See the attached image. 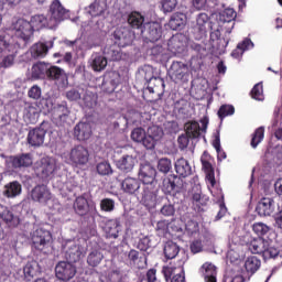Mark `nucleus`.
Segmentation results:
<instances>
[{
    "label": "nucleus",
    "mask_w": 282,
    "mask_h": 282,
    "mask_svg": "<svg viewBox=\"0 0 282 282\" xmlns=\"http://www.w3.org/2000/svg\"><path fill=\"white\" fill-rule=\"evenodd\" d=\"M140 34L144 41L155 43V41H160V39H162V25L158 22H148L144 24Z\"/></svg>",
    "instance_id": "12"
},
{
    "label": "nucleus",
    "mask_w": 282,
    "mask_h": 282,
    "mask_svg": "<svg viewBox=\"0 0 282 282\" xmlns=\"http://www.w3.org/2000/svg\"><path fill=\"white\" fill-rule=\"evenodd\" d=\"M254 47V43L252 40L246 39L241 43L237 45V47L231 52L232 58H241L243 56V52L247 50H252Z\"/></svg>",
    "instance_id": "40"
},
{
    "label": "nucleus",
    "mask_w": 282,
    "mask_h": 282,
    "mask_svg": "<svg viewBox=\"0 0 282 282\" xmlns=\"http://www.w3.org/2000/svg\"><path fill=\"white\" fill-rule=\"evenodd\" d=\"M175 180H177V176L163 180L162 191L163 193H165V195H171V193H173V191H175V188L177 187V185L175 184Z\"/></svg>",
    "instance_id": "51"
},
{
    "label": "nucleus",
    "mask_w": 282,
    "mask_h": 282,
    "mask_svg": "<svg viewBox=\"0 0 282 282\" xmlns=\"http://www.w3.org/2000/svg\"><path fill=\"white\" fill-rule=\"evenodd\" d=\"M1 212H0V219L4 220L6 224H12L14 220V214L8 209V207H3L0 205Z\"/></svg>",
    "instance_id": "61"
},
{
    "label": "nucleus",
    "mask_w": 282,
    "mask_h": 282,
    "mask_svg": "<svg viewBox=\"0 0 282 282\" xmlns=\"http://www.w3.org/2000/svg\"><path fill=\"white\" fill-rule=\"evenodd\" d=\"M206 23H208V14L199 13L192 31L196 41H202L206 36Z\"/></svg>",
    "instance_id": "24"
},
{
    "label": "nucleus",
    "mask_w": 282,
    "mask_h": 282,
    "mask_svg": "<svg viewBox=\"0 0 282 282\" xmlns=\"http://www.w3.org/2000/svg\"><path fill=\"white\" fill-rule=\"evenodd\" d=\"M164 130L159 126H151L148 130L143 128H134L131 131V140L138 144H142L145 149L152 151L155 145L162 140Z\"/></svg>",
    "instance_id": "2"
},
{
    "label": "nucleus",
    "mask_w": 282,
    "mask_h": 282,
    "mask_svg": "<svg viewBox=\"0 0 282 282\" xmlns=\"http://www.w3.org/2000/svg\"><path fill=\"white\" fill-rule=\"evenodd\" d=\"M245 268L246 271L248 272V274H250V276H252V274H254L259 268H261V260H259V258L252 256L249 257L246 261H245Z\"/></svg>",
    "instance_id": "44"
},
{
    "label": "nucleus",
    "mask_w": 282,
    "mask_h": 282,
    "mask_svg": "<svg viewBox=\"0 0 282 282\" xmlns=\"http://www.w3.org/2000/svg\"><path fill=\"white\" fill-rule=\"evenodd\" d=\"M200 272L204 276L205 282H217V267L210 262H205Z\"/></svg>",
    "instance_id": "33"
},
{
    "label": "nucleus",
    "mask_w": 282,
    "mask_h": 282,
    "mask_svg": "<svg viewBox=\"0 0 282 282\" xmlns=\"http://www.w3.org/2000/svg\"><path fill=\"white\" fill-rule=\"evenodd\" d=\"M183 272H184V267L182 264L176 267L173 263H170L162 268V274L166 282L171 281V279H173L174 276H177V274H182Z\"/></svg>",
    "instance_id": "35"
},
{
    "label": "nucleus",
    "mask_w": 282,
    "mask_h": 282,
    "mask_svg": "<svg viewBox=\"0 0 282 282\" xmlns=\"http://www.w3.org/2000/svg\"><path fill=\"white\" fill-rule=\"evenodd\" d=\"M128 23L129 25H131V28H133L134 30H138L140 33L144 29V25H147V23H144V15H142V13L137 11L131 12L129 14Z\"/></svg>",
    "instance_id": "34"
},
{
    "label": "nucleus",
    "mask_w": 282,
    "mask_h": 282,
    "mask_svg": "<svg viewBox=\"0 0 282 282\" xmlns=\"http://www.w3.org/2000/svg\"><path fill=\"white\" fill-rule=\"evenodd\" d=\"M32 202L46 206L47 202L52 199V192L46 185H36L30 193Z\"/></svg>",
    "instance_id": "15"
},
{
    "label": "nucleus",
    "mask_w": 282,
    "mask_h": 282,
    "mask_svg": "<svg viewBox=\"0 0 282 282\" xmlns=\"http://www.w3.org/2000/svg\"><path fill=\"white\" fill-rule=\"evenodd\" d=\"M169 25L171 30H182L186 25V15L184 13H174L169 21Z\"/></svg>",
    "instance_id": "43"
},
{
    "label": "nucleus",
    "mask_w": 282,
    "mask_h": 282,
    "mask_svg": "<svg viewBox=\"0 0 282 282\" xmlns=\"http://www.w3.org/2000/svg\"><path fill=\"white\" fill-rule=\"evenodd\" d=\"M74 135L79 142H85L91 138V124L89 122H78L74 128Z\"/></svg>",
    "instance_id": "27"
},
{
    "label": "nucleus",
    "mask_w": 282,
    "mask_h": 282,
    "mask_svg": "<svg viewBox=\"0 0 282 282\" xmlns=\"http://www.w3.org/2000/svg\"><path fill=\"white\" fill-rule=\"evenodd\" d=\"M104 231L106 232V237L108 239H118L120 235V220L119 219H110L106 221L104 226Z\"/></svg>",
    "instance_id": "31"
},
{
    "label": "nucleus",
    "mask_w": 282,
    "mask_h": 282,
    "mask_svg": "<svg viewBox=\"0 0 282 282\" xmlns=\"http://www.w3.org/2000/svg\"><path fill=\"white\" fill-rule=\"evenodd\" d=\"M107 10H109L107 0H95L86 8V12L90 17H105Z\"/></svg>",
    "instance_id": "26"
},
{
    "label": "nucleus",
    "mask_w": 282,
    "mask_h": 282,
    "mask_svg": "<svg viewBox=\"0 0 282 282\" xmlns=\"http://www.w3.org/2000/svg\"><path fill=\"white\" fill-rule=\"evenodd\" d=\"M10 54L4 56L0 63V67L8 69V67H12L14 65V58H17V47L13 48V52H9Z\"/></svg>",
    "instance_id": "52"
},
{
    "label": "nucleus",
    "mask_w": 282,
    "mask_h": 282,
    "mask_svg": "<svg viewBox=\"0 0 282 282\" xmlns=\"http://www.w3.org/2000/svg\"><path fill=\"white\" fill-rule=\"evenodd\" d=\"M102 259H105V254H102V251L100 249H93L87 257V263L91 268H98L100 263H102Z\"/></svg>",
    "instance_id": "42"
},
{
    "label": "nucleus",
    "mask_w": 282,
    "mask_h": 282,
    "mask_svg": "<svg viewBox=\"0 0 282 282\" xmlns=\"http://www.w3.org/2000/svg\"><path fill=\"white\" fill-rule=\"evenodd\" d=\"M32 154L22 153L20 155H11L6 158V166L8 169H28L33 164Z\"/></svg>",
    "instance_id": "11"
},
{
    "label": "nucleus",
    "mask_w": 282,
    "mask_h": 282,
    "mask_svg": "<svg viewBox=\"0 0 282 282\" xmlns=\"http://www.w3.org/2000/svg\"><path fill=\"white\" fill-rule=\"evenodd\" d=\"M200 124L197 121H191L185 124V131L189 138H199L203 133H206L208 129V117L200 119Z\"/></svg>",
    "instance_id": "18"
},
{
    "label": "nucleus",
    "mask_w": 282,
    "mask_h": 282,
    "mask_svg": "<svg viewBox=\"0 0 282 282\" xmlns=\"http://www.w3.org/2000/svg\"><path fill=\"white\" fill-rule=\"evenodd\" d=\"M245 243L248 246V249L252 254H261L264 261L268 259H276L281 250L274 246V242L271 239L265 238H252L250 234L246 235Z\"/></svg>",
    "instance_id": "1"
},
{
    "label": "nucleus",
    "mask_w": 282,
    "mask_h": 282,
    "mask_svg": "<svg viewBox=\"0 0 282 282\" xmlns=\"http://www.w3.org/2000/svg\"><path fill=\"white\" fill-rule=\"evenodd\" d=\"M252 230L258 235V237H263L270 232V227L263 223H254L252 225Z\"/></svg>",
    "instance_id": "55"
},
{
    "label": "nucleus",
    "mask_w": 282,
    "mask_h": 282,
    "mask_svg": "<svg viewBox=\"0 0 282 282\" xmlns=\"http://www.w3.org/2000/svg\"><path fill=\"white\" fill-rule=\"evenodd\" d=\"M264 135H265V128L260 127V128L256 129V131L253 132L252 138H251L252 149H257V147H259V144H261V142H263Z\"/></svg>",
    "instance_id": "47"
},
{
    "label": "nucleus",
    "mask_w": 282,
    "mask_h": 282,
    "mask_svg": "<svg viewBox=\"0 0 282 282\" xmlns=\"http://www.w3.org/2000/svg\"><path fill=\"white\" fill-rule=\"evenodd\" d=\"M67 164L80 169L89 163V150L84 145H75L70 149L66 158Z\"/></svg>",
    "instance_id": "4"
},
{
    "label": "nucleus",
    "mask_w": 282,
    "mask_h": 282,
    "mask_svg": "<svg viewBox=\"0 0 282 282\" xmlns=\"http://www.w3.org/2000/svg\"><path fill=\"white\" fill-rule=\"evenodd\" d=\"M76 186L77 184L74 178H65V181L58 184V188L61 192L64 193V195H67V193H72L74 188H76Z\"/></svg>",
    "instance_id": "50"
},
{
    "label": "nucleus",
    "mask_w": 282,
    "mask_h": 282,
    "mask_svg": "<svg viewBox=\"0 0 282 282\" xmlns=\"http://www.w3.org/2000/svg\"><path fill=\"white\" fill-rule=\"evenodd\" d=\"M17 274L23 281L30 282L34 276L41 274V265L35 260L29 261L23 269L18 270Z\"/></svg>",
    "instance_id": "16"
},
{
    "label": "nucleus",
    "mask_w": 282,
    "mask_h": 282,
    "mask_svg": "<svg viewBox=\"0 0 282 282\" xmlns=\"http://www.w3.org/2000/svg\"><path fill=\"white\" fill-rule=\"evenodd\" d=\"M138 160L133 155L126 154L119 161H117V167L123 173H131L135 166Z\"/></svg>",
    "instance_id": "32"
},
{
    "label": "nucleus",
    "mask_w": 282,
    "mask_h": 282,
    "mask_svg": "<svg viewBox=\"0 0 282 282\" xmlns=\"http://www.w3.org/2000/svg\"><path fill=\"white\" fill-rule=\"evenodd\" d=\"M237 19V12L234 9H225L220 14V21L224 23H232Z\"/></svg>",
    "instance_id": "56"
},
{
    "label": "nucleus",
    "mask_w": 282,
    "mask_h": 282,
    "mask_svg": "<svg viewBox=\"0 0 282 282\" xmlns=\"http://www.w3.org/2000/svg\"><path fill=\"white\" fill-rule=\"evenodd\" d=\"M161 215H163V217H173V215H175V205H173L172 203H165L161 209H160Z\"/></svg>",
    "instance_id": "62"
},
{
    "label": "nucleus",
    "mask_w": 282,
    "mask_h": 282,
    "mask_svg": "<svg viewBox=\"0 0 282 282\" xmlns=\"http://www.w3.org/2000/svg\"><path fill=\"white\" fill-rule=\"evenodd\" d=\"M256 210L260 217H270L276 210V202L270 197L261 198Z\"/></svg>",
    "instance_id": "22"
},
{
    "label": "nucleus",
    "mask_w": 282,
    "mask_h": 282,
    "mask_svg": "<svg viewBox=\"0 0 282 282\" xmlns=\"http://www.w3.org/2000/svg\"><path fill=\"white\" fill-rule=\"evenodd\" d=\"M14 44L10 43L6 31H0V52H14Z\"/></svg>",
    "instance_id": "49"
},
{
    "label": "nucleus",
    "mask_w": 282,
    "mask_h": 282,
    "mask_svg": "<svg viewBox=\"0 0 282 282\" xmlns=\"http://www.w3.org/2000/svg\"><path fill=\"white\" fill-rule=\"evenodd\" d=\"M188 45V41L186 35L180 33L173 35L167 42V50L172 52V54H184L186 52V46Z\"/></svg>",
    "instance_id": "19"
},
{
    "label": "nucleus",
    "mask_w": 282,
    "mask_h": 282,
    "mask_svg": "<svg viewBox=\"0 0 282 282\" xmlns=\"http://www.w3.org/2000/svg\"><path fill=\"white\" fill-rule=\"evenodd\" d=\"M151 54L159 61L160 63H164V61H169V55L166 54V50L160 45L153 46L151 48Z\"/></svg>",
    "instance_id": "46"
},
{
    "label": "nucleus",
    "mask_w": 282,
    "mask_h": 282,
    "mask_svg": "<svg viewBox=\"0 0 282 282\" xmlns=\"http://www.w3.org/2000/svg\"><path fill=\"white\" fill-rule=\"evenodd\" d=\"M97 173L99 175H111L113 170L111 169V164H109V162L104 161L97 164Z\"/></svg>",
    "instance_id": "59"
},
{
    "label": "nucleus",
    "mask_w": 282,
    "mask_h": 282,
    "mask_svg": "<svg viewBox=\"0 0 282 282\" xmlns=\"http://www.w3.org/2000/svg\"><path fill=\"white\" fill-rule=\"evenodd\" d=\"M133 39H135V33L129 26H121L115 30L113 40L115 45L118 47H127L133 43Z\"/></svg>",
    "instance_id": "10"
},
{
    "label": "nucleus",
    "mask_w": 282,
    "mask_h": 282,
    "mask_svg": "<svg viewBox=\"0 0 282 282\" xmlns=\"http://www.w3.org/2000/svg\"><path fill=\"white\" fill-rule=\"evenodd\" d=\"M10 30L15 36H18V39H22V41H30L32 34H34L32 31V24L25 19H18L12 22Z\"/></svg>",
    "instance_id": "8"
},
{
    "label": "nucleus",
    "mask_w": 282,
    "mask_h": 282,
    "mask_svg": "<svg viewBox=\"0 0 282 282\" xmlns=\"http://www.w3.org/2000/svg\"><path fill=\"white\" fill-rule=\"evenodd\" d=\"M139 281L143 282H156L158 281V270L155 269H149L145 278L139 279Z\"/></svg>",
    "instance_id": "64"
},
{
    "label": "nucleus",
    "mask_w": 282,
    "mask_h": 282,
    "mask_svg": "<svg viewBox=\"0 0 282 282\" xmlns=\"http://www.w3.org/2000/svg\"><path fill=\"white\" fill-rule=\"evenodd\" d=\"M107 57L98 53L94 54L90 58V67L94 72H102L107 67Z\"/></svg>",
    "instance_id": "41"
},
{
    "label": "nucleus",
    "mask_w": 282,
    "mask_h": 282,
    "mask_svg": "<svg viewBox=\"0 0 282 282\" xmlns=\"http://www.w3.org/2000/svg\"><path fill=\"white\" fill-rule=\"evenodd\" d=\"M210 40L217 42L218 50H220V52H224V50L228 47V40L226 39L221 40V31L219 30H215L210 33Z\"/></svg>",
    "instance_id": "48"
},
{
    "label": "nucleus",
    "mask_w": 282,
    "mask_h": 282,
    "mask_svg": "<svg viewBox=\"0 0 282 282\" xmlns=\"http://www.w3.org/2000/svg\"><path fill=\"white\" fill-rule=\"evenodd\" d=\"M163 12H173L177 8V0H161Z\"/></svg>",
    "instance_id": "63"
},
{
    "label": "nucleus",
    "mask_w": 282,
    "mask_h": 282,
    "mask_svg": "<svg viewBox=\"0 0 282 282\" xmlns=\"http://www.w3.org/2000/svg\"><path fill=\"white\" fill-rule=\"evenodd\" d=\"M23 118L29 124H35V122L39 120V108L28 104L23 110Z\"/></svg>",
    "instance_id": "38"
},
{
    "label": "nucleus",
    "mask_w": 282,
    "mask_h": 282,
    "mask_svg": "<svg viewBox=\"0 0 282 282\" xmlns=\"http://www.w3.org/2000/svg\"><path fill=\"white\" fill-rule=\"evenodd\" d=\"M174 169L178 177H188L189 175H193V167L191 166L188 160L184 158L175 161Z\"/></svg>",
    "instance_id": "30"
},
{
    "label": "nucleus",
    "mask_w": 282,
    "mask_h": 282,
    "mask_svg": "<svg viewBox=\"0 0 282 282\" xmlns=\"http://www.w3.org/2000/svg\"><path fill=\"white\" fill-rule=\"evenodd\" d=\"M47 131L43 128H34L28 134V143L31 147H42L43 142H45V134Z\"/></svg>",
    "instance_id": "29"
},
{
    "label": "nucleus",
    "mask_w": 282,
    "mask_h": 282,
    "mask_svg": "<svg viewBox=\"0 0 282 282\" xmlns=\"http://www.w3.org/2000/svg\"><path fill=\"white\" fill-rule=\"evenodd\" d=\"M235 113V107L230 105H223L218 110V118L224 120L227 116H232Z\"/></svg>",
    "instance_id": "60"
},
{
    "label": "nucleus",
    "mask_w": 282,
    "mask_h": 282,
    "mask_svg": "<svg viewBox=\"0 0 282 282\" xmlns=\"http://www.w3.org/2000/svg\"><path fill=\"white\" fill-rule=\"evenodd\" d=\"M31 239L35 250H45V247L52 241V232L45 227H37L33 231Z\"/></svg>",
    "instance_id": "9"
},
{
    "label": "nucleus",
    "mask_w": 282,
    "mask_h": 282,
    "mask_svg": "<svg viewBox=\"0 0 282 282\" xmlns=\"http://www.w3.org/2000/svg\"><path fill=\"white\" fill-rule=\"evenodd\" d=\"M50 64L45 62H40L32 67V77L33 78H47L50 74Z\"/></svg>",
    "instance_id": "39"
},
{
    "label": "nucleus",
    "mask_w": 282,
    "mask_h": 282,
    "mask_svg": "<svg viewBox=\"0 0 282 282\" xmlns=\"http://www.w3.org/2000/svg\"><path fill=\"white\" fill-rule=\"evenodd\" d=\"M47 78H50V80H54L58 89H66V87L69 85L67 73L57 66H51Z\"/></svg>",
    "instance_id": "14"
},
{
    "label": "nucleus",
    "mask_w": 282,
    "mask_h": 282,
    "mask_svg": "<svg viewBox=\"0 0 282 282\" xmlns=\"http://www.w3.org/2000/svg\"><path fill=\"white\" fill-rule=\"evenodd\" d=\"M158 186L154 184L142 185L141 192H139L141 204L147 208H155L158 206Z\"/></svg>",
    "instance_id": "7"
},
{
    "label": "nucleus",
    "mask_w": 282,
    "mask_h": 282,
    "mask_svg": "<svg viewBox=\"0 0 282 282\" xmlns=\"http://www.w3.org/2000/svg\"><path fill=\"white\" fill-rule=\"evenodd\" d=\"M158 169L160 173H169L173 169V163L169 158H162L159 160Z\"/></svg>",
    "instance_id": "54"
},
{
    "label": "nucleus",
    "mask_w": 282,
    "mask_h": 282,
    "mask_svg": "<svg viewBox=\"0 0 282 282\" xmlns=\"http://www.w3.org/2000/svg\"><path fill=\"white\" fill-rule=\"evenodd\" d=\"M65 259L69 263H77V261L83 257V247L74 241H68L64 246Z\"/></svg>",
    "instance_id": "20"
},
{
    "label": "nucleus",
    "mask_w": 282,
    "mask_h": 282,
    "mask_svg": "<svg viewBox=\"0 0 282 282\" xmlns=\"http://www.w3.org/2000/svg\"><path fill=\"white\" fill-rule=\"evenodd\" d=\"M116 208V202L111 198H104L100 202V209L104 213H112Z\"/></svg>",
    "instance_id": "58"
},
{
    "label": "nucleus",
    "mask_w": 282,
    "mask_h": 282,
    "mask_svg": "<svg viewBox=\"0 0 282 282\" xmlns=\"http://www.w3.org/2000/svg\"><path fill=\"white\" fill-rule=\"evenodd\" d=\"M251 97L253 98V100H264L265 97L263 96V84L262 83H258L253 86V88L251 89Z\"/></svg>",
    "instance_id": "53"
},
{
    "label": "nucleus",
    "mask_w": 282,
    "mask_h": 282,
    "mask_svg": "<svg viewBox=\"0 0 282 282\" xmlns=\"http://www.w3.org/2000/svg\"><path fill=\"white\" fill-rule=\"evenodd\" d=\"M29 23L31 24L33 32L34 30H43V28H48L50 30V19L43 14L33 15Z\"/></svg>",
    "instance_id": "37"
},
{
    "label": "nucleus",
    "mask_w": 282,
    "mask_h": 282,
    "mask_svg": "<svg viewBox=\"0 0 282 282\" xmlns=\"http://www.w3.org/2000/svg\"><path fill=\"white\" fill-rule=\"evenodd\" d=\"M155 175H158V171L151 164H142L140 166L139 180L143 183V186L155 185Z\"/></svg>",
    "instance_id": "21"
},
{
    "label": "nucleus",
    "mask_w": 282,
    "mask_h": 282,
    "mask_svg": "<svg viewBox=\"0 0 282 282\" xmlns=\"http://www.w3.org/2000/svg\"><path fill=\"white\" fill-rule=\"evenodd\" d=\"M137 248L142 252H147L149 248H153V242L151 241V237L145 236L143 238H140L137 243Z\"/></svg>",
    "instance_id": "57"
},
{
    "label": "nucleus",
    "mask_w": 282,
    "mask_h": 282,
    "mask_svg": "<svg viewBox=\"0 0 282 282\" xmlns=\"http://www.w3.org/2000/svg\"><path fill=\"white\" fill-rule=\"evenodd\" d=\"M55 276L59 281H70L76 276V267L69 261H61L55 267Z\"/></svg>",
    "instance_id": "13"
},
{
    "label": "nucleus",
    "mask_w": 282,
    "mask_h": 282,
    "mask_svg": "<svg viewBox=\"0 0 282 282\" xmlns=\"http://www.w3.org/2000/svg\"><path fill=\"white\" fill-rule=\"evenodd\" d=\"M21 191H23L21 183L13 181L4 185L3 195L4 197L14 198L21 195Z\"/></svg>",
    "instance_id": "36"
},
{
    "label": "nucleus",
    "mask_w": 282,
    "mask_h": 282,
    "mask_svg": "<svg viewBox=\"0 0 282 282\" xmlns=\"http://www.w3.org/2000/svg\"><path fill=\"white\" fill-rule=\"evenodd\" d=\"M56 159L51 156H43L35 163V173L42 180L52 177V174L56 173Z\"/></svg>",
    "instance_id": "6"
},
{
    "label": "nucleus",
    "mask_w": 282,
    "mask_h": 282,
    "mask_svg": "<svg viewBox=\"0 0 282 282\" xmlns=\"http://www.w3.org/2000/svg\"><path fill=\"white\" fill-rule=\"evenodd\" d=\"M120 187L126 195H140L142 181L138 177L128 176L120 182Z\"/></svg>",
    "instance_id": "17"
},
{
    "label": "nucleus",
    "mask_w": 282,
    "mask_h": 282,
    "mask_svg": "<svg viewBox=\"0 0 282 282\" xmlns=\"http://www.w3.org/2000/svg\"><path fill=\"white\" fill-rule=\"evenodd\" d=\"M74 210L80 217L87 216L90 224H96V217H98V208L96 203H89L87 198L79 196L75 199Z\"/></svg>",
    "instance_id": "3"
},
{
    "label": "nucleus",
    "mask_w": 282,
    "mask_h": 282,
    "mask_svg": "<svg viewBox=\"0 0 282 282\" xmlns=\"http://www.w3.org/2000/svg\"><path fill=\"white\" fill-rule=\"evenodd\" d=\"M54 47V41L39 42L32 45L30 52L33 58H45L50 50Z\"/></svg>",
    "instance_id": "25"
},
{
    "label": "nucleus",
    "mask_w": 282,
    "mask_h": 282,
    "mask_svg": "<svg viewBox=\"0 0 282 282\" xmlns=\"http://www.w3.org/2000/svg\"><path fill=\"white\" fill-rule=\"evenodd\" d=\"M163 252L167 259H175L180 254V246L174 241L165 242Z\"/></svg>",
    "instance_id": "45"
},
{
    "label": "nucleus",
    "mask_w": 282,
    "mask_h": 282,
    "mask_svg": "<svg viewBox=\"0 0 282 282\" xmlns=\"http://www.w3.org/2000/svg\"><path fill=\"white\" fill-rule=\"evenodd\" d=\"M169 75L175 83L184 80V77L188 75V65L183 62H173L169 69Z\"/></svg>",
    "instance_id": "23"
},
{
    "label": "nucleus",
    "mask_w": 282,
    "mask_h": 282,
    "mask_svg": "<svg viewBox=\"0 0 282 282\" xmlns=\"http://www.w3.org/2000/svg\"><path fill=\"white\" fill-rule=\"evenodd\" d=\"M69 118V108L65 104L57 105L52 110V120L55 124H63Z\"/></svg>",
    "instance_id": "28"
},
{
    "label": "nucleus",
    "mask_w": 282,
    "mask_h": 282,
    "mask_svg": "<svg viewBox=\"0 0 282 282\" xmlns=\"http://www.w3.org/2000/svg\"><path fill=\"white\" fill-rule=\"evenodd\" d=\"M50 14V30L58 28L59 23H63V21H67V19H69V10L65 9V7H63L58 0L51 3Z\"/></svg>",
    "instance_id": "5"
}]
</instances>
